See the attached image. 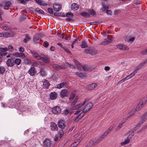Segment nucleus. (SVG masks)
<instances>
[{"instance_id": "40", "label": "nucleus", "mask_w": 147, "mask_h": 147, "mask_svg": "<svg viewBox=\"0 0 147 147\" xmlns=\"http://www.w3.org/2000/svg\"><path fill=\"white\" fill-rule=\"evenodd\" d=\"M21 60L20 59H16L15 60L14 63H15L17 65H19L21 62Z\"/></svg>"}, {"instance_id": "1", "label": "nucleus", "mask_w": 147, "mask_h": 147, "mask_svg": "<svg viewBox=\"0 0 147 147\" xmlns=\"http://www.w3.org/2000/svg\"><path fill=\"white\" fill-rule=\"evenodd\" d=\"M88 100L86 99L83 103L78 104L74 107V110H76L74 112H75L74 115H77L81 112L83 114L85 113L91 108L92 106V104L90 102L87 103L85 105L84 108H83V106Z\"/></svg>"}, {"instance_id": "15", "label": "nucleus", "mask_w": 147, "mask_h": 147, "mask_svg": "<svg viewBox=\"0 0 147 147\" xmlns=\"http://www.w3.org/2000/svg\"><path fill=\"white\" fill-rule=\"evenodd\" d=\"M97 86L96 83H93L88 85L87 86V88L89 90H92L94 89Z\"/></svg>"}, {"instance_id": "11", "label": "nucleus", "mask_w": 147, "mask_h": 147, "mask_svg": "<svg viewBox=\"0 0 147 147\" xmlns=\"http://www.w3.org/2000/svg\"><path fill=\"white\" fill-rule=\"evenodd\" d=\"M50 128L51 131H57L58 127L57 125L54 122H52L50 124Z\"/></svg>"}, {"instance_id": "19", "label": "nucleus", "mask_w": 147, "mask_h": 147, "mask_svg": "<svg viewBox=\"0 0 147 147\" xmlns=\"http://www.w3.org/2000/svg\"><path fill=\"white\" fill-rule=\"evenodd\" d=\"M32 53L34 58L38 60L41 59V57L36 52H32Z\"/></svg>"}, {"instance_id": "25", "label": "nucleus", "mask_w": 147, "mask_h": 147, "mask_svg": "<svg viewBox=\"0 0 147 147\" xmlns=\"http://www.w3.org/2000/svg\"><path fill=\"white\" fill-rule=\"evenodd\" d=\"M36 2L40 5H47V4L42 0H35Z\"/></svg>"}, {"instance_id": "35", "label": "nucleus", "mask_w": 147, "mask_h": 147, "mask_svg": "<svg viewBox=\"0 0 147 147\" xmlns=\"http://www.w3.org/2000/svg\"><path fill=\"white\" fill-rule=\"evenodd\" d=\"M82 48H85L88 47V45L84 41L82 42V43L80 45Z\"/></svg>"}, {"instance_id": "27", "label": "nucleus", "mask_w": 147, "mask_h": 147, "mask_svg": "<svg viewBox=\"0 0 147 147\" xmlns=\"http://www.w3.org/2000/svg\"><path fill=\"white\" fill-rule=\"evenodd\" d=\"M42 60L43 62L45 63H49V60L48 57H42L41 59Z\"/></svg>"}, {"instance_id": "8", "label": "nucleus", "mask_w": 147, "mask_h": 147, "mask_svg": "<svg viewBox=\"0 0 147 147\" xmlns=\"http://www.w3.org/2000/svg\"><path fill=\"white\" fill-rule=\"evenodd\" d=\"M130 116H128L127 117L123 119V120L118 125L117 127L116 128V130L117 131L121 128L123 124L125 122L126 120L129 117H130Z\"/></svg>"}, {"instance_id": "28", "label": "nucleus", "mask_w": 147, "mask_h": 147, "mask_svg": "<svg viewBox=\"0 0 147 147\" xmlns=\"http://www.w3.org/2000/svg\"><path fill=\"white\" fill-rule=\"evenodd\" d=\"M130 138L128 137H127V138L124 141L122 142L121 143V145L122 146L124 145L125 144L128 143L129 142Z\"/></svg>"}, {"instance_id": "56", "label": "nucleus", "mask_w": 147, "mask_h": 147, "mask_svg": "<svg viewBox=\"0 0 147 147\" xmlns=\"http://www.w3.org/2000/svg\"><path fill=\"white\" fill-rule=\"evenodd\" d=\"M142 116L143 118H144L145 119V120H146L147 119V112L144 114Z\"/></svg>"}, {"instance_id": "26", "label": "nucleus", "mask_w": 147, "mask_h": 147, "mask_svg": "<svg viewBox=\"0 0 147 147\" xmlns=\"http://www.w3.org/2000/svg\"><path fill=\"white\" fill-rule=\"evenodd\" d=\"M53 8L55 10L58 11H60L61 9L60 5H58L56 4H55L54 5Z\"/></svg>"}, {"instance_id": "12", "label": "nucleus", "mask_w": 147, "mask_h": 147, "mask_svg": "<svg viewBox=\"0 0 147 147\" xmlns=\"http://www.w3.org/2000/svg\"><path fill=\"white\" fill-rule=\"evenodd\" d=\"M11 5V3L9 1H6L4 2V9H8L9 7Z\"/></svg>"}, {"instance_id": "10", "label": "nucleus", "mask_w": 147, "mask_h": 147, "mask_svg": "<svg viewBox=\"0 0 147 147\" xmlns=\"http://www.w3.org/2000/svg\"><path fill=\"white\" fill-rule=\"evenodd\" d=\"M28 73L31 76H34L36 73V70L35 68L31 67L28 71Z\"/></svg>"}, {"instance_id": "9", "label": "nucleus", "mask_w": 147, "mask_h": 147, "mask_svg": "<svg viewBox=\"0 0 147 147\" xmlns=\"http://www.w3.org/2000/svg\"><path fill=\"white\" fill-rule=\"evenodd\" d=\"M58 125L59 128L63 129L65 127V124L63 120H60L58 122Z\"/></svg>"}, {"instance_id": "61", "label": "nucleus", "mask_w": 147, "mask_h": 147, "mask_svg": "<svg viewBox=\"0 0 147 147\" xmlns=\"http://www.w3.org/2000/svg\"><path fill=\"white\" fill-rule=\"evenodd\" d=\"M135 75L132 73L127 76L129 79L133 77Z\"/></svg>"}, {"instance_id": "51", "label": "nucleus", "mask_w": 147, "mask_h": 147, "mask_svg": "<svg viewBox=\"0 0 147 147\" xmlns=\"http://www.w3.org/2000/svg\"><path fill=\"white\" fill-rule=\"evenodd\" d=\"M24 51V49L23 47H20L19 48V51L20 52H23Z\"/></svg>"}, {"instance_id": "46", "label": "nucleus", "mask_w": 147, "mask_h": 147, "mask_svg": "<svg viewBox=\"0 0 147 147\" xmlns=\"http://www.w3.org/2000/svg\"><path fill=\"white\" fill-rule=\"evenodd\" d=\"M129 79L127 76L125 78H124L122 80L120 81L119 82L121 83L124 82L126 80Z\"/></svg>"}, {"instance_id": "7", "label": "nucleus", "mask_w": 147, "mask_h": 147, "mask_svg": "<svg viewBox=\"0 0 147 147\" xmlns=\"http://www.w3.org/2000/svg\"><path fill=\"white\" fill-rule=\"evenodd\" d=\"M110 36L108 35L107 36V38L104 39L103 41L101 42V44L102 45H106L109 44L111 42L112 40Z\"/></svg>"}, {"instance_id": "32", "label": "nucleus", "mask_w": 147, "mask_h": 147, "mask_svg": "<svg viewBox=\"0 0 147 147\" xmlns=\"http://www.w3.org/2000/svg\"><path fill=\"white\" fill-rule=\"evenodd\" d=\"M80 15L84 17H88L90 16L89 14L88 13L85 12H81L80 13Z\"/></svg>"}, {"instance_id": "30", "label": "nucleus", "mask_w": 147, "mask_h": 147, "mask_svg": "<svg viewBox=\"0 0 147 147\" xmlns=\"http://www.w3.org/2000/svg\"><path fill=\"white\" fill-rule=\"evenodd\" d=\"M75 74L77 75L79 77L82 78H83L85 76V74L81 72H76Z\"/></svg>"}, {"instance_id": "31", "label": "nucleus", "mask_w": 147, "mask_h": 147, "mask_svg": "<svg viewBox=\"0 0 147 147\" xmlns=\"http://www.w3.org/2000/svg\"><path fill=\"white\" fill-rule=\"evenodd\" d=\"M82 140V138H79L78 140H77V141L76 142H75L72 145H73V146H74V147H76Z\"/></svg>"}, {"instance_id": "20", "label": "nucleus", "mask_w": 147, "mask_h": 147, "mask_svg": "<svg viewBox=\"0 0 147 147\" xmlns=\"http://www.w3.org/2000/svg\"><path fill=\"white\" fill-rule=\"evenodd\" d=\"M50 85V84L49 81L46 80H44L43 82V87L45 89H48Z\"/></svg>"}, {"instance_id": "53", "label": "nucleus", "mask_w": 147, "mask_h": 147, "mask_svg": "<svg viewBox=\"0 0 147 147\" xmlns=\"http://www.w3.org/2000/svg\"><path fill=\"white\" fill-rule=\"evenodd\" d=\"M9 49L12 52L13 51V48L11 45H9L8 46Z\"/></svg>"}, {"instance_id": "55", "label": "nucleus", "mask_w": 147, "mask_h": 147, "mask_svg": "<svg viewBox=\"0 0 147 147\" xmlns=\"http://www.w3.org/2000/svg\"><path fill=\"white\" fill-rule=\"evenodd\" d=\"M40 74L42 76H43L45 75V73L44 72V71L42 69H41V70L40 72Z\"/></svg>"}, {"instance_id": "22", "label": "nucleus", "mask_w": 147, "mask_h": 147, "mask_svg": "<svg viewBox=\"0 0 147 147\" xmlns=\"http://www.w3.org/2000/svg\"><path fill=\"white\" fill-rule=\"evenodd\" d=\"M71 8L72 10L75 11L78 9L79 6L76 3H73L72 4Z\"/></svg>"}, {"instance_id": "41", "label": "nucleus", "mask_w": 147, "mask_h": 147, "mask_svg": "<svg viewBox=\"0 0 147 147\" xmlns=\"http://www.w3.org/2000/svg\"><path fill=\"white\" fill-rule=\"evenodd\" d=\"M63 131L62 130H60L58 133V135L60 138H61L63 136Z\"/></svg>"}, {"instance_id": "13", "label": "nucleus", "mask_w": 147, "mask_h": 147, "mask_svg": "<svg viewBox=\"0 0 147 147\" xmlns=\"http://www.w3.org/2000/svg\"><path fill=\"white\" fill-rule=\"evenodd\" d=\"M51 143V141L50 140L47 139L45 140L43 142L44 146V147H49Z\"/></svg>"}, {"instance_id": "59", "label": "nucleus", "mask_w": 147, "mask_h": 147, "mask_svg": "<svg viewBox=\"0 0 147 147\" xmlns=\"http://www.w3.org/2000/svg\"><path fill=\"white\" fill-rule=\"evenodd\" d=\"M78 96H76V97H75V100H74V102H73V105H74V106H75V102H76L77 101H78Z\"/></svg>"}, {"instance_id": "64", "label": "nucleus", "mask_w": 147, "mask_h": 147, "mask_svg": "<svg viewBox=\"0 0 147 147\" xmlns=\"http://www.w3.org/2000/svg\"><path fill=\"white\" fill-rule=\"evenodd\" d=\"M60 15L61 14L59 13L55 12L54 13V15L55 16H60Z\"/></svg>"}, {"instance_id": "42", "label": "nucleus", "mask_w": 147, "mask_h": 147, "mask_svg": "<svg viewBox=\"0 0 147 147\" xmlns=\"http://www.w3.org/2000/svg\"><path fill=\"white\" fill-rule=\"evenodd\" d=\"M108 8V7L106 5H102V7L100 9V10L102 11H104L107 9Z\"/></svg>"}, {"instance_id": "48", "label": "nucleus", "mask_w": 147, "mask_h": 147, "mask_svg": "<svg viewBox=\"0 0 147 147\" xmlns=\"http://www.w3.org/2000/svg\"><path fill=\"white\" fill-rule=\"evenodd\" d=\"M140 53L141 54L144 55L147 54V49L145 50L142 51Z\"/></svg>"}, {"instance_id": "62", "label": "nucleus", "mask_w": 147, "mask_h": 147, "mask_svg": "<svg viewBox=\"0 0 147 147\" xmlns=\"http://www.w3.org/2000/svg\"><path fill=\"white\" fill-rule=\"evenodd\" d=\"M112 13L111 10H107L106 11L107 13L109 15H111Z\"/></svg>"}, {"instance_id": "34", "label": "nucleus", "mask_w": 147, "mask_h": 147, "mask_svg": "<svg viewBox=\"0 0 147 147\" xmlns=\"http://www.w3.org/2000/svg\"><path fill=\"white\" fill-rule=\"evenodd\" d=\"M144 64V62L141 63L138 65L135 68V69L138 71Z\"/></svg>"}, {"instance_id": "4", "label": "nucleus", "mask_w": 147, "mask_h": 147, "mask_svg": "<svg viewBox=\"0 0 147 147\" xmlns=\"http://www.w3.org/2000/svg\"><path fill=\"white\" fill-rule=\"evenodd\" d=\"M117 48L121 50H129V48L127 46L121 44H119L116 45Z\"/></svg>"}, {"instance_id": "29", "label": "nucleus", "mask_w": 147, "mask_h": 147, "mask_svg": "<svg viewBox=\"0 0 147 147\" xmlns=\"http://www.w3.org/2000/svg\"><path fill=\"white\" fill-rule=\"evenodd\" d=\"M88 12L89 15H90L92 16H94L96 15V14L95 10L93 9H89Z\"/></svg>"}, {"instance_id": "6", "label": "nucleus", "mask_w": 147, "mask_h": 147, "mask_svg": "<svg viewBox=\"0 0 147 147\" xmlns=\"http://www.w3.org/2000/svg\"><path fill=\"white\" fill-rule=\"evenodd\" d=\"M52 111L54 114H59L61 112V109L59 107H55L53 108Z\"/></svg>"}, {"instance_id": "57", "label": "nucleus", "mask_w": 147, "mask_h": 147, "mask_svg": "<svg viewBox=\"0 0 147 147\" xmlns=\"http://www.w3.org/2000/svg\"><path fill=\"white\" fill-rule=\"evenodd\" d=\"M99 24L98 22H90V24L91 25H96Z\"/></svg>"}, {"instance_id": "14", "label": "nucleus", "mask_w": 147, "mask_h": 147, "mask_svg": "<svg viewBox=\"0 0 147 147\" xmlns=\"http://www.w3.org/2000/svg\"><path fill=\"white\" fill-rule=\"evenodd\" d=\"M12 55L13 56H14L18 57H22L23 58H24L26 57L25 55L23 53H20L18 52H17L15 53H13Z\"/></svg>"}, {"instance_id": "23", "label": "nucleus", "mask_w": 147, "mask_h": 147, "mask_svg": "<svg viewBox=\"0 0 147 147\" xmlns=\"http://www.w3.org/2000/svg\"><path fill=\"white\" fill-rule=\"evenodd\" d=\"M14 34L12 32H5V37H11L13 36Z\"/></svg>"}, {"instance_id": "45", "label": "nucleus", "mask_w": 147, "mask_h": 147, "mask_svg": "<svg viewBox=\"0 0 147 147\" xmlns=\"http://www.w3.org/2000/svg\"><path fill=\"white\" fill-rule=\"evenodd\" d=\"M111 131L109 129L107 130L104 133V134L102 135V136H103L104 138L105 136L107 134L111 132Z\"/></svg>"}, {"instance_id": "37", "label": "nucleus", "mask_w": 147, "mask_h": 147, "mask_svg": "<svg viewBox=\"0 0 147 147\" xmlns=\"http://www.w3.org/2000/svg\"><path fill=\"white\" fill-rule=\"evenodd\" d=\"M54 68L56 69H63L65 68L64 67H62L56 64H54L53 65Z\"/></svg>"}, {"instance_id": "33", "label": "nucleus", "mask_w": 147, "mask_h": 147, "mask_svg": "<svg viewBox=\"0 0 147 147\" xmlns=\"http://www.w3.org/2000/svg\"><path fill=\"white\" fill-rule=\"evenodd\" d=\"M65 82L61 83L57 85V88L60 89L62 88L65 85Z\"/></svg>"}, {"instance_id": "2", "label": "nucleus", "mask_w": 147, "mask_h": 147, "mask_svg": "<svg viewBox=\"0 0 147 147\" xmlns=\"http://www.w3.org/2000/svg\"><path fill=\"white\" fill-rule=\"evenodd\" d=\"M103 138V136H101L98 139H96L94 138L93 139V140L90 142L89 144L87 145V146L88 147H90L92 145L94 146L100 142Z\"/></svg>"}, {"instance_id": "58", "label": "nucleus", "mask_w": 147, "mask_h": 147, "mask_svg": "<svg viewBox=\"0 0 147 147\" xmlns=\"http://www.w3.org/2000/svg\"><path fill=\"white\" fill-rule=\"evenodd\" d=\"M49 45V43L47 41L43 43V46L45 47H47Z\"/></svg>"}, {"instance_id": "63", "label": "nucleus", "mask_w": 147, "mask_h": 147, "mask_svg": "<svg viewBox=\"0 0 147 147\" xmlns=\"http://www.w3.org/2000/svg\"><path fill=\"white\" fill-rule=\"evenodd\" d=\"M60 138H59V137L58 136L56 135L55 136L54 139H55V141H57Z\"/></svg>"}, {"instance_id": "39", "label": "nucleus", "mask_w": 147, "mask_h": 147, "mask_svg": "<svg viewBox=\"0 0 147 147\" xmlns=\"http://www.w3.org/2000/svg\"><path fill=\"white\" fill-rule=\"evenodd\" d=\"M36 11L39 14H43L44 13V11L38 8H37L36 9Z\"/></svg>"}, {"instance_id": "38", "label": "nucleus", "mask_w": 147, "mask_h": 147, "mask_svg": "<svg viewBox=\"0 0 147 147\" xmlns=\"http://www.w3.org/2000/svg\"><path fill=\"white\" fill-rule=\"evenodd\" d=\"M73 14L71 12H67V13L65 15H64V17H67L69 18H70L73 17Z\"/></svg>"}, {"instance_id": "21", "label": "nucleus", "mask_w": 147, "mask_h": 147, "mask_svg": "<svg viewBox=\"0 0 147 147\" xmlns=\"http://www.w3.org/2000/svg\"><path fill=\"white\" fill-rule=\"evenodd\" d=\"M57 96V94L55 92H51L50 94V97L51 99L52 100L55 99Z\"/></svg>"}, {"instance_id": "44", "label": "nucleus", "mask_w": 147, "mask_h": 147, "mask_svg": "<svg viewBox=\"0 0 147 147\" xmlns=\"http://www.w3.org/2000/svg\"><path fill=\"white\" fill-rule=\"evenodd\" d=\"M33 40L35 42H38L39 40V38L36 36H34L33 38Z\"/></svg>"}, {"instance_id": "18", "label": "nucleus", "mask_w": 147, "mask_h": 147, "mask_svg": "<svg viewBox=\"0 0 147 147\" xmlns=\"http://www.w3.org/2000/svg\"><path fill=\"white\" fill-rule=\"evenodd\" d=\"M144 104L143 101H140L136 108V110L138 111L140 109L144 106Z\"/></svg>"}, {"instance_id": "3", "label": "nucleus", "mask_w": 147, "mask_h": 147, "mask_svg": "<svg viewBox=\"0 0 147 147\" xmlns=\"http://www.w3.org/2000/svg\"><path fill=\"white\" fill-rule=\"evenodd\" d=\"M74 62L76 66L78 67V69L80 70L81 71H90V68L89 67H85L84 66L81 65L77 60H74Z\"/></svg>"}, {"instance_id": "36", "label": "nucleus", "mask_w": 147, "mask_h": 147, "mask_svg": "<svg viewBox=\"0 0 147 147\" xmlns=\"http://www.w3.org/2000/svg\"><path fill=\"white\" fill-rule=\"evenodd\" d=\"M30 38L28 35H27L26 36L24 40V42L25 43H26L28 41L30 40Z\"/></svg>"}, {"instance_id": "24", "label": "nucleus", "mask_w": 147, "mask_h": 147, "mask_svg": "<svg viewBox=\"0 0 147 147\" xmlns=\"http://www.w3.org/2000/svg\"><path fill=\"white\" fill-rule=\"evenodd\" d=\"M79 114V115L77 116L74 120V121L76 122H78L79 120L84 115V114L81 112H80Z\"/></svg>"}, {"instance_id": "60", "label": "nucleus", "mask_w": 147, "mask_h": 147, "mask_svg": "<svg viewBox=\"0 0 147 147\" xmlns=\"http://www.w3.org/2000/svg\"><path fill=\"white\" fill-rule=\"evenodd\" d=\"M69 113V111L67 109H65L64 110L63 112V114H64L65 115H66L67 114Z\"/></svg>"}, {"instance_id": "16", "label": "nucleus", "mask_w": 147, "mask_h": 147, "mask_svg": "<svg viewBox=\"0 0 147 147\" xmlns=\"http://www.w3.org/2000/svg\"><path fill=\"white\" fill-rule=\"evenodd\" d=\"M7 65L9 67H12L14 65V62L11 59H8L6 61Z\"/></svg>"}, {"instance_id": "50", "label": "nucleus", "mask_w": 147, "mask_h": 147, "mask_svg": "<svg viewBox=\"0 0 147 147\" xmlns=\"http://www.w3.org/2000/svg\"><path fill=\"white\" fill-rule=\"evenodd\" d=\"M8 50V48L7 47L0 48V51L3 52L7 51Z\"/></svg>"}, {"instance_id": "17", "label": "nucleus", "mask_w": 147, "mask_h": 147, "mask_svg": "<svg viewBox=\"0 0 147 147\" xmlns=\"http://www.w3.org/2000/svg\"><path fill=\"white\" fill-rule=\"evenodd\" d=\"M67 94V91L65 90H62L60 92V95L62 98L66 96Z\"/></svg>"}, {"instance_id": "5", "label": "nucleus", "mask_w": 147, "mask_h": 147, "mask_svg": "<svg viewBox=\"0 0 147 147\" xmlns=\"http://www.w3.org/2000/svg\"><path fill=\"white\" fill-rule=\"evenodd\" d=\"M146 120H145V119L144 118H143L142 116L141 117V119L140 121L139 122L138 124L134 128V130L135 131L138 129L139 127H140L141 125Z\"/></svg>"}, {"instance_id": "43", "label": "nucleus", "mask_w": 147, "mask_h": 147, "mask_svg": "<svg viewBox=\"0 0 147 147\" xmlns=\"http://www.w3.org/2000/svg\"><path fill=\"white\" fill-rule=\"evenodd\" d=\"M65 65L67 67H69L70 68H74L75 67L72 64H69L67 63H65Z\"/></svg>"}, {"instance_id": "47", "label": "nucleus", "mask_w": 147, "mask_h": 147, "mask_svg": "<svg viewBox=\"0 0 147 147\" xmlns=\"http://www.w3.org/2000/svg\"><path fill=\"white\" fill-rule=\"evenodd\" d=\"M75 94H72L69 98V99L70 100H73L75 98Z\"/></svg>"}, {"instance_id": "54", "label": "nucleus", "mask_w": 147, "mask_h": 147, "mask_svg": "<svg viewBox=\"0 0 147 147\" xmlns=\"http://www.w3.org/2000/svg\"><path fill=\"white\" fill-rule=\"evenodd\" d=\"M38 65V63L36 61H34L33 62L32 66L34 67H36Z\"/></svg>"}, {"instance_id": "49", "label": "nucleus", "mask_w": 147, "mask_h": 147, "mask_svg": "<svg viewBox=\"0 0 147 147\" xmlns=\"http://www.w3.org/2000/svg\"><path fill=\"white\" fill-rule=\"evenodd\" d=\"M48 12L50 14L53 13V10L51 8H48L47 9Z\"/></svg>"}, {"instance_id": "52", "label": "nucleus", "mask_w": 147, "mask_h": 147, "mask_svg": "<svg viewBox=\"0 0 147 147\" xmlns=\"http://www.w3.org/2000/svg\"><path fill=\"white\" fill-rule=\"evenodd\" d=\"M5 69L4 67H0V73H4L5 71Z\"/></svg>"}]
</instances>
